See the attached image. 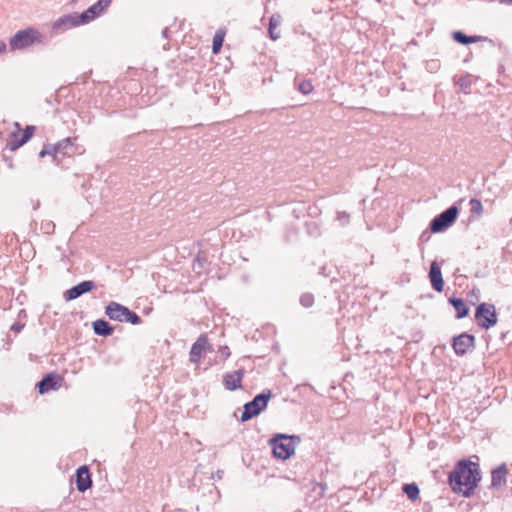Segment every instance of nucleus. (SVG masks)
Listing matches in <instances>:
<instances>
[{
	"label": "nucleus",
	"mask_w": 512,
	"mask_h": 512,
	"mask_svg": "<svg viewBox=\"0 0 512 512\" xmlns=\"http://www.w3.org/2000/svg\"><path fill=\"white\" fill-rule=\"evenodd\" d=\"M57 154H58V151H57L55 145H52V146L43 148L40 151L39 156L43 158V157L49 155V156H52L53 158H55Z\"/></svg>",
	"instance_id": "nucleus-26"
},
{
	"label": "nucleus",
	"mask_w": 512,
	"mask_h": 512,
	"mask_svg": "<svg viewBox=\"0 0 512 512\" xmlns=\"http://www.w3.org/2000/svg\"><path fill=\"white\" fill-rule=\"evenodd\" d=\"M218 354H219V357L222 359V360H226L229 358L230 356V349L228 346H220L219 349H218Z\"/></svg>",
	"instance_id": "nucleus-29"
},
{
	"label": "nucleus",
	"mask_w": 512,
	"mask_h": 512,
	"mask_svg": "<svg viewBox=\"0 0 512 512\" xmlns=\"http://www.w3.org/2000/svg\"><path fill=\"white\" fill-rule=\"evenodd\" d=\"M475 319L478 325L483 329H490L497 323V314L495 306L492 304L482 303L475 312Z\"/></svg>",
	"instance_id": "nucleus-7"
},
{
	"label": "nucleus",
	"mask_w": 512,
	"mask_h": 512,
	"mask_svg": "<svg viewBox=\"0 0 512 512\" xmlns=\"http://www.w3.org/2000/svg\"><path fill=\"white\" fill-rule=\"evenodd\" d=\"M62 381V377L57 374H48L38 383L39 393L44 394L51 390H56Z\"/></svg>",
	"instance_id": "nucleus-14"
},
{
	"label": "nucleus",
	"mask_w": 512,
	"mask_h": 512,
	"mask_svg": "<svg viewBox=\"0 0 512 512\" xmlns=\"http://www.w3.org/2000/svg\"><path fill=\"white\" fill-rule=\"evenodd\" d=\"M92 486V477L86 465L76 470V487L79 492H85Z\"/></svg>",
	"instance_id": "nucleus-12"
},
{
	"label": "nucleus",
	"mask_w": 512,
	"mask_h": 512,
	"mask_svg": "<svg viewBox=\"0 0 512 512\" xmlns=\"http://www.w3.org/2000/svg\"><path fill=\"white\" fill-rule=\"evenodd\" d=\"M40 40V33L33 28H28L19 31L10 39V47L12 50H21L39 42Z\"/></svg>",
	"instance_id": "nucleus-5"
},
{
	"label": "nucleus",
	"mask_w": 512,
	"mask_h": 512,
	"mask_svg": "<svg viewBox=\"0 0 512 512\" xmlns=\"http://www.w3.org/2000/svg\"><path fill=\"white\" fill-rule=\"evenodd\" d=\"M105 313L114 321H126L133 325L140 323V318L136 313L130 311L127 307L117 302H110L105 308Z\"/></svg>",
	"instance_id": "nucleus-3"
},
{
	"label": "nucleus",
	"mask_w": 512,
	"mask_h": 512,
	"mask_svg": "<svg viewBox=\"0 0 512 512\" xmlns=\"http://www.w3.org/2000/svg\"><path fill=\"white\" fill-rule=\"evenodd\" d=\"M93 330L95 334L100 336H109L113 332V329L109 323L101 319L93 322Z\"/></svg>",
	"instance_id": "nucleus-19"
},
{
	"label": "nucleus",
	"mask_w": 512,
	"mask_h": 512,
	"mask_svg": "<svg viewBox=\"0 0 512 512\" xmlns=\"http://www.w3.org/2000/svg\"><path fill=\"white\" fill-rule=\"evenodd\" d=\"M281 23V16L279 14H274L271 16L269 21V36L272 40H277L280 35L279 32H277V28Z\"/></svg>",
	"instance_id": "nucleus-21"
},
{
	"label": "nucleus",
	"mask_w": 512,
	"mask_h": 512,
	"mask_svg": "<svg viewBox=\"0 0 512 512\" xmlns=\"http://www.w3.org/2000/svg\"><path fill=\"white\" fill-rule=\"evenodd\" d=\"M271 393H262L257 395L252 401L246 403L241 415V421L245 422L262 412L268 405Z\"/></svg>",
	"instance_id": "nucleus-6"
},
{
	"label": "nucleus",
	"mask_w": 512,
	"mask_h": 512,
	"mask_svg": "<svg viewBox=\"0 0 512 512\" xmlns=\"http://www.w3.org/2000/svg\"><path fill=\"white\" fill-rule=\"evenodd\" d=\"M299 90L303 94H309L313 91V85L309 81H304V82L300 83Z\"/></svg>",
	"instance_id": "nucleus-27"
},
{
	"label": "nucleus",
	"mask_w": 512,
	"mask_h": 512,
	"mask_svg": "<svg viewBox=\"0 0 512 512\" xmlns=\"http://www.w3.org/2000/svg\"><path fill=\"white\" fill-rule=\"evenodd\" d=\"M75 141H76V138L67 137V138L60 140L58 143H56L55 147H56L58 153L59 152L66 153L74 145Z\"/></svg>",
	"instance_id": "nucleus-23"
},
{
	"label": "nucleus",
	"mask_w": 512,
	"mask_h": 512,
	"mask_svg": "<svg viewBox=\"0 0 512 512\" xmlns=\"http://www.w3.org/2000/svg\"><path fill=\"white\" fill-rule=\"evenodd\" d=\"M242 379H243V372L241 370L232 371V372L226 373L223 376V382H224L225 388L229 391H235V390L241 388Z\"/></svg>",
	"instance_id": "nucleus-15"
},
{
	"label": "nucleus",
	"mask_w": 512,
	"mask_h": 512,
	"mask_svg": "<svg viewBox=\"0 0 512 512\" xmlns=\"http://www.w3.org/2000/svg\"><path fill=\"white\" fill-rule=\"evenodd\" d=\"M452 36L456 42L463 44V45H468L471 43H476V42H481V41L487 40L486 37L479 36V35L466 36L465 34H463L460 31H455Z\"/></svg>",
	"instance_id": "nucleus-17"
},
{
	"label": "nucleus",
	"mask_w": 512,
	"mask_h": 512,
	"mask_svg": "<svg viewBox=\"0 0 512 512\" xmlns=\"http://www.w3.org/2000/svg\"><path fill=\"white\" fill-rule=\"evenodd\" d=\"M93 288L94 283L92 281H83L67 290L65 293V299L67 301L74 300L80 297L81 295L90 292L91 290H93Z\"/></svg>",
	"instance_id": "nucleus-13"
},
{
	"label": "nucleus",
	"mask_w": 512,
	"mask_h": 512,
	"mask_svg": "<svg viewBox=\"0 0 512 512\" xmlns=\"http://www.w3.org/2000/svg\"><path fill=\"white\" fill-rule=\"evenodd\" d=\"M480 480L479 465L470 460L458 461L448 476L452 491L466 498L474 494Z\"/></svg>",
	"instance_id": "nucleus-1"
},
{
	"label": "nucleus",
	"mask_w": 512,
	"mask_h": 512,
	"mask_svg": "<svg viewBox=\"0 0 512 512\" xmlns=\"http://www.w3.org/2000/svg\"><path fill=\"white\" fill-rule=\"evenodd\" d=\"M224 37H225L224 30L219 29L218 31H216V33L213 37V46H212V50H213L214 54H217L220 51L223 41H224Z\"/></svg>",
	"instance_id": "nucleus-22"
},
{
	"label": "nucleus",
	"mask_w": 512,
	"mask_h": 512,
	"mask_svg": "<svg viewBox=\"0 0 512 512\" xmlns=\"http://www.w3.org/2000/svg\"><path fill=\"white\" fill-rule=\"evenodd\" d=\"M469 204L471 206V212L476 217H481L484 211L481 201L477 198H472L470 199Z\"/></svg>",
	"instance_id": "nucleus-25"
},
{
	"label": "nucleus",
	"mask_w": 512,
	"mask_h": 512,
	"mask_svg": "<svg viewBox=\"0 0 512 512\" xmlns=\"http://www.w3.org/2000/svg\"><path fill=\"white\" fill-rule=\"evenodd\" d=\"M111 3V0H99L97 3L92 5L89 9L84 11L80 16L79 19H64L62 20V23H69L70 25L74 26L79 23H87L91 20H93L96 16L100 15Z\"/></svg>",
	"instance_id": "nucleus-8"
},
{
	"label": "nucleus",
	"mask_w": 512,
	"mask_h": 512,
	"mask_svg": "<svg viewBox=\"0 0 512 512\" xmlns=\"http://www.w3.org/2000/svg\"><path fill=\"white\" fill-rule=\"evenodd\" d=\"M210 344L205 336H200L192 345L190 350V361L199 365L203 356L210 350Z\"/></svg>",
	"instance_id": "nucleus-11"
},
{
	"label": "nucleus",
	"mask_w": 512,
	"mask_h": 512,
	"mask_svg": "<svg viewBox=\"0 0 512 512\" xmlns=\"http://www.w3.org/2000/svg\"><path fill=\"white\" fill-rule=\"evenodd\" d=\"M475 346V337L468 333H462L454 338L453 349L458 356L465 355Z\"/></svg>",
	"instance_id": "nucleus-10"
},
{
	"label": "nucleus",
	"mask_w": 512,
	"mask_h": 512,
	"mask_svg": "<svg viewBox=\"0 0 512 512\" xmlns=\"http://www.w3.org/2000/svg\"><path fill=\"white\" fill-rule=\"evenodd\" d=\"M403 491L406 493L409 499L416 500L419 497V488L416 484H406L403 488Z\"/></svg>",
	"instance_id": "nucleus-24"
},
{
	"label": "nucleus",
	"mask_w": 512,
	"mask_h": 512,
	"mask_svg": "<svg viewBox=\"0 0 512 512\" xmlns=\"http://www.w3.org/2000/svg\"><path fill=\"white\" fill-rule=\"evenodd\" d=\"M449 301L453 305V307L455 308V310L457 312V314H456L457 319L464 318L468 315L469 309L462 299L451 297L449 299Z\"/></svg>",
	"instance_id": "nucleus-20"
},
{
	"label": "nucleus",
	"mask_w": 512,
	"mask_h": 512,
	"mask_svg": "<svg viewBox=\"0 0 512 512\" xmlns=\"http://www.w3.org/2000/svg\"><path fill=\"white\" fill-rule=\"evenodd\" d=\"M429 279H430V282H431L433 288L437 292L443 291L444 281H443V277H442V272H441L439 265L436 262H433L431 264L430 272H429Z\"/></svg>",
	"instance_id": "nucleus-16"
},
{
	"label": "nucleus",
	"mask_w": 512,
	"mask_h": 512,
	"mask_svg": "<svg viewBox=\"0 0 512 512\" xmlns=\"http://www.w3.org/2000/svg\"><path fill=\"white\" fill-rule=\"evenodd\" d=\"M458 209L456 206H451L437 217H435L430 225L433 233H439L447 229L456 219Z\"/></svg>",
	"instance_id": "nucleus-9"
},
{
	"label": "nucleus",
	"mask_w": 512,
	"mask_h": 512,
	"mask_svg": "<svg viewBox=\"0 0 512 512\" xmlns=\"http://www.w3.org/2000/svg\"><path fill=\"white\" fill-rule=\"evenodd\" d=\"M7 46L4 41L0 40V55L6 52Z\"/></svg>",
	"instance_id": "nucleus-30"
},
{
	"label": "nucleus",
	"mask_w": 512,
	"mask_h": 512,
	"mask_svg": "<svg viewBox=\"0 0 512 512\" xmlns=\"http://www.w3.org/2000/svg\"><path fill=\"white\" fill-rule=\"evenodd\" d=\"M300 301L304 307H310L314 303V297L311 294H304Z\"/></svg>",
	"instance_id": "nucleus-28"
},
{
	"label": "nucleus",
	"mask_w": 512,
	"mask_h": 512,
	"mask_svg": "<svg viewBox=\"0 0 512 512\" xmlns=\"http://www.w3.org/2000/svg\"><path fill=\"white\" fill-rule=\"evenodd\" d=\"M34 130V126H27L22 132L19 123L15 122L9 133L6 148L10 151L17 150L32 138Z\"/></svg>",
	"instance_id": "nucleus-4"
},
{
	"label": "nucleus",
	"mask_w": 512,
	"mask_h": 512,
	"mask_svg": "<svg viewBox=\"0 0 512 512\" xmlns=\"http://www.w3.org/2000/svg\"><path fill=\"white\" fill-rule=\"evenodd\" d=\"M506 470L504 467H499L492 472L491 485L493 488H500L506 482Z\"/></svg>",
	"instance_id": "nucleus-18"
},
{
	"label": "nucleus",
	"mask_w": 512,
	"mask_h": 512,
	"mask_svg": "<svg viewBox=\"0 0 512 512\" xmlns=\"http://www.w3.org/2000/svg\"><path fill=\"white\" fill-rule=\"evenodd\" d=\"M300 443V437L296 435L276 434L269 440L273 456L281 461L290 459Z\"/></svg>",
	"instance_id": "nucleus-2"
}]
</instances>
